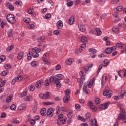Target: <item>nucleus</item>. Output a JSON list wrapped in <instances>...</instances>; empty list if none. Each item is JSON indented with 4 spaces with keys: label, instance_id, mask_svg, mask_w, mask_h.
Here are the masks:
<instances>
[{
    "label": "nucleus",
    "instance_id": "obj_1",
    "mask_svg": "<svg viewBox=\"0 0 126 126\" xmlns=\"http://www.w3.org/2000/svg\"><path fill=\"white\" fill-rule=\"evenodd\" d=\"M121 120L124 121V124H126V114L123 108H121V113L118 116V118L117 119L118 122Z\"/></svg>",
    "mask_w": 126,
    "mask_h": 126
},
{
    "label": "nucleus",
    "instance_id": "obj_2",
    "mask_svg": "<svg viewBox=\"0 0 126 126\" xmlns=\"http://www.w3.org/2000/svg\"><path fill=\"white\" fill-rule=\"evenodd\" d=\"M6 19L9 23L11 24H14L16 21L15 19V17L12 14H9L6 16Z\"/></svg>",
    "mask_w": 126,
    "mask_h": 126
},
{
    "label": "nucleus",
    "instance_id": "obj_3",
    "mask_svg": "<svg viewBox=\"0 0 126 126\" xmlns=\"http://www.w3.org/2000/svg\"><path fill=\"white\" fill-rule=\"evenodd\" d=\"M108 88H109L108 87H106V90L103 91V95L106 96L108 99H110L112 97V95H113V92L109 89H108Z\"/></svg>",
    "mask_w": 126,
    "mask_h": 126
},
{
    "label": "nucleus",
    "instance_id": "obj_4",
    "mask_svg": "<svg viewBox=\"0 0 126 126\" xmlns=\"http://www.w3.org/2000/svg\"><path fill=\"white\" fill-rule=\"evenodd\" d=\"M122 25H123V24H119L118 27L114 26L112 29L113 32L115 34H119V33L121 32V27H122Z\"/></svg>",
    "mask_w": 126,
    "mask_h": 126
},
{
    "label": "nucleus",
    "instance_id": "obj_5",
    "mask_svg": "<svg viewBox=\"0 0 126 126\" xmlns=\"http://www.w3.org/2000/svg\"><path fill=\"white\" fill-rule=\"evenodd\" d=\"M88 106L91 109V110L95 112L96 111H97V108H96V106H95L94 105H93V103L92 101L89 100L88 102Z\"/></svg>",
    "mask_w": 126,
    "mask_h": 126
},
{
    "label": "nucleus",
    "instance_id": "obj_6",
    "mask_svg": "<svg viewBox=\"0 0 126 126\" xmlns=\"http://www.w3.org/2000/svg\"><path fill=\"white\" fill-rule=\"evenodd\" d=\"M48 59H49V54H44L42 57V60L45 63V64H50V63H51L48 62Z\"/></svg>",
    "mask_w": 126,
    "mask_h": 126
},
{
    "label": "nucleus",
    "instance_id": "obj_7",
    "mask_svg": "<svg viewBox=\"0 0 126 126\" xmlns=\"http://www.w3.org/2000/svg\"><path fill=\"white\" fill-rule=\"evenodd\" d=\"M22 79H23V77L20 75L19 76L14 78L12 81L11 84L13 85H14V84H15V82H18L19 81H20V80H22Z\"/></svg>",
    "mask_w": 126,
    "mask_h": 126
},
{
    "label": "nucleus",
    "instance_id": "obj_8",
    "mask_svg": "<svg viewBox=\"0 0 126 126\" xmlns=\"http://www.w3.org/2000/svg\"><path fill=\"white\" fill-rule=\"evenodd\" d=\"M97 33L98 36H100L102 34V32L100 29H93L91 32V34H95Z\"/></svg>",
    "mask_w": 126,
    "mask_h": 126
},
{
    "label": "nucleus",
    "instance_id": "obj_9",
    "mask_svg": "<svg viewBox=\"0 0 126 126\" xmlns=\"http://www.w3.org/2000/svg\"><path fill=\"white\" fill-rule=\"evenodd\" d=\"M54 113V109L50 108L47 110L46 114L48 117L52 118L53 117V114Z\"/></svg>",
    "mask_w": 126,
    "mask_h": 126
},
{
    "label": "nucleus",
    "instance_id": "obj_10",
    "mask_svg": "<svg viewBox=\"0 0 126 126\" xmlns=\"http://www.w3.org/2000/svg\"><path fill=\"white\" fill-rule=\"evenodd\" d=\"M108 107H109V103H105L104 104L99 105V109L101 110H106V109H108Z\"/></svg>",
    "mask_w": 126,
    "mask_h": 126
},
{
    "label": "nucleus",
    "instance_id": "obj_11",
    "mask_svg": "<svg viewBox=\"0 0 126 126\" xmlns=\"http://www.w3.org/2000/svg\"><path fill=\"white\" fill-rule=\"evenodd\" d=\"M7 8H8L10 11H13L14 10V6L9 2L6 4Z\"/></svg>",
    "mask_w": 126,
    "mask_h": 126
},
{
    "label": "nucleus",
    "instance_id": "obj_12",
    "mask_svg": "<svg viewBox=\"0 0 126 126\" xmlns=\"http://www.w3.org/2000/svg\"><path fill=\"white\" fill-rule=\"evenodd\" d=\"M114 17H115V19L114 20V22L115 23H117V22H119V21H120V17H119V13L118 12H115L114 13Z\"/></svg>",
    "mask_w": 126,
    "mask_h": 126
},
{
    "label": "nucleus",
    "instance_id": "obj_13",
    "mask_svg": "<svg viewBox=\"0 0 126 126\" xmlns=\"http://www.w3.org/2000/svg\"><path fill=\"white\" fill-rule=\"evenodd\" d=\"M54 83L56 84L57 88H61L62 87V84H61V81H60V79H56L54 80Z\"/></svg>",
    "mask_w": 126,
    "mask_h": 126
},
{
    "label": "nucleus",
    "instance_id": "obj_14",
    "mask_svg": "<svg viewBox=\"0 0 126 126\" xmlns=\"http://www.w3.org/2000/svg\"><path fill=\"white\" fill-rule=\"evenodd\" d=\"M78 28L81 32H84L85 30H86V29L85 28V26H84V25L82 24H79Z\"/></svg>",
    "mask_w": 126,
    "mask_h": 126
},
{
    "label": "nucleus",
    "instance_id": "obj_15",
    "mask_svg": "<svg viewBox=\"0 0 126 126\" xmlns=\"http://www.w3.org/2000/svg\"><path fill=\"white\" fill-rule=\"evenodd\" d=\"M63 26V23L62 20L59 21L57 23V27L58 29H62Z\"/></svg>",
    "mask_w": 126,
    "mask_h": 126
},
{
    "label": "nucleus",
    "instance_id": "obj_16",
    "mask_svg": "<svg viewBox=\"0 0 126 126\" xmlns=\"http://www.w3.org/2000/svg\"><path fill=\"white\" fill-rule=\"evenodd\" d=\"M44 83V81L43 80H40L36 82V88H40L41 85H43Z\"/></svg>",
    "mask_w": 126,
    "mask_h": 126
},
{
    "label": "nucleus",
    "instance_id": "obj_17",
    "mask_svg": "<svg viewBox=\"0 0 126 126\" xmlns=\"http://www.w3.org/2000/svg\"><path fill=\"white\" fill-rule=\"evenodd\" d=\"M66 123V119H64L63 120L62 119H58L57 124V125H64Z\"/></svg>",
    "mask_w": 126,
    "mask_h": 126
},
{
    "label": "nucleus",
    "instance_id": "obj_18",
    "mask_svg": "<svg viewBox=\"0 0 126 126\" xmlns=\"http://www.w3.org/2000/svg\"><path fill=\"white\" fill-rule=\"evenodd\" d=\"M96 78L95 77L93 78L89 82V88H91L92 87V86H93V84L95 83V80Z\"/></svg>",
    "mask_w": 126,
    "mask_h": 126
},
{
    "label": "nucleus",
    "instance_id": "obj_19",
    "mask_svg": "<svg viewBox=\"0 0 126 126\" xmlns=\"http://www.w3.org/2000/svg\"><path fill=\"white\" fill-rule=\"evenodd\" d=\"M24 57V52L20 51L18 53L17 59L18 60H21Z\"/></svg>",
    "mask_w": 126,
    "mask_h": 126
},
{
    "label": "nucleus",
    "instance_id": "obj_20",
    "mask_svg": "<svg viewBox=\"0 0 126 126\" xmlns=\"http://www.w3.org/2000/svg\"><path fill=\"white\" fill-rule=\"evenodd\" d=\"M70 98V97L69 95H64L63 98V101L64 103H68Z\"/></svg>",
    "mask_w": 126,
    "mask_h": 126
},
{
    "label": "nucleus",
    "instance_id": "obj_21",
    "mask_svg": "<svg viewBox=\"0 0 126 126\" xmlns=\"http://www.w3.org/2000/svg\"><path fill=\"white\" fill-rule=\"evenodd\" d=\"M85 48H86V43L85 42L84 44H82V45L80 47L79 49V52L81 53V52L84 51L85 50Z\"/></svg>",
    "mask_w": 126,
    "mask_h": 126
},
{
    "label": "nucleus",
    "instance_id": "obj_22",
    "mask_svg": "<svg viewBox=\"0 0 126 126\" xmlns=\"http://www.w3.org/2000/svg\"><path fill=\"white\" fill-rule=\"evenodd\" d=\"M90 124L92 126H98V124H97V120L96 119H92L90 121Z\"/></svg>",
    "mask_w": 126,
    "mask_h": 126
},
{
    "label": "nucleus",
    "instance_id": "obj_23",
    "mask_svg": "<svg viewBox=\"0 0 126 126\" xmlns=\"http://www.w3.org/2000/svg\"><path fill=\"white\" fill-rule=\"evenodd\" d=\"M63 75L59 74L55 76V79H59V80H63Z\"/></svg>",
    "mask_w": 126,
    "mask_h": 126
},
{
    "label": "nucleus",
    "instance_id": "obj_24",
    "mask_svg": "<svg viewBox=\"0 0 126 126\" xmlns=\"http://www.w3.org/2000/svg\"><path fill=\"white\" fill-rule=\"evenodd\" d=\"M73 59L72 58H69L66 60V63L68 64V65H70L73 63Z\"/></svg>",
    "mask_w": 126,
    "mask_h": 126
},
{
    "label": "nucleus",
    "instance_id": "obj_25",
    "mask_svg": "<svg viewBox=\"0 0 126 126\" xmlns=\"http://www.w3.org/2000/svg\"><path fill=\"white\" fill-rule=\"evenodd\" d=\"M33 55H34V53H33L32 52L30 51L29 53V54L27 55L28 61H31L32 59V57H33Z\"/></svg>",
    "mask_w": 126,
    "mask_h": 126
},
{
    "label": "nucleus",
    "instance_id": "obj_26",
    "mask_svg": "<svg viewBox=\"0 0 126 126\" xmlns=\"http://www.w3.org/2000/svg\"><path fill=\"white\" fill-rule=\"evenodd\" d=\"M25 109H26V105L24 104H22L18 107V110H19V111H22V110Z\"/></svg>",
    "mask_w": 126,
    "mask_h": 126
},
{
    "label": "nucleus",
    "instance_id": "obj_27",
    "mask_svg": "<svg viewBox=\"0 0 126 126\" xmlns=\"http://www.w3.org/2000/svg\"><path fill=\"white\" fill-rule=\"evenodd\" d=\"M68 23L69 24H70V25H72V24L74 23V17H70V18L69 19Z\"/></svg>",
    "mask_w": 126,
    "mask_h": 126
},
{
    "label": "nucleus",
    "instance_id": "obj_28",
    "mask_svg": "<svg viewBox=\"0 0 126 126\" xmlns=\"http://www.w3.org/2000/svg\"><path fill=\"white\" fill-rule=\"evenodd\" d=\"M13 97V95H12V94H10L9 96H8L6 98V102H7V103H10V102H11V99H12Z\"/></svg>",
    "mask_w": 126,
    "mask_h": 126
},
{
    "label": "nucleus",
    "instance_id": "obj_29",
    "mask_svg": "<svg viewBox=\"0 0 126 126\" xmlns=\"http://www.w3.org/2000/svg\"><path fill=\"white\" fill-rule=\"evenodd\" d=\"M27 95V92H23L22 93H19L18 94V96L21 97H25Z\"/></svg>",
    "mask_w": 126,
    "mask_h": 126
},
{
    "label": "nucleus",
    "instance_id": "obj_30",
    "mask_svg": "<svg viewBox=\"0 0 126 126\" xmlns=\"http://www.w3.org/2000/svg\"><path fill=\"white\" fill-rule=\"evenodd\" d=\"M41 52V49H39L38 48H34L32 49V53H38Z\"/></svg>",
    "mask_w": 126,
    "mask_h": 126
},
{
    "label": "nucleus",
    "instance_id": "obj_31",
    "mask_svg": "<svg viewBox=\"0 0 126 126\" xmlns=\"http://www.w3.org/2000/svg\"><path fill=\"white\" fill-rule=\"evenodd\" d=\"M80 75L81 76V79L84 81V80H85V76L86 75H84L83 74V71H81L80 72Z\"/></svg>",
    "mask_w": 126,
    "mask_h": 126
},
{
    "label": "nucleus",
    "instance_id": "obj_32",
    "mask_svg": "<svg viewBox=\"0 0 126 126\" xmlns=\"http://www.w3.org/2000/svg\"><path fill=\"white\" fill-rule=\"evenodd\" d=\"M13 30L10 29L8 31V36L9 37H13Z\"/></svg>",
    "mask_w": 126,
    "mask_h": 126
},
{
    "label": "nucleus",
    "instance_id": "obj_33",
    "mask_svg": "<svg viewBox=\"0 0 126 126\" xmlns=\"http://www.w3.org/2000/svg\"><path fill=\"white\" fill-rule=\"evenodd\" d=\"M31 65L32 66H33L34 67H37V66H38L39 65V63L37 62L32 61L31 63Z\"/></svg>",
    "mask_w": 126,
    "mask_h": 126
},
{
    "label": "nucleus",
    "instance_id": "obj_34",
    "mask_svg": "<svg viewBox=\"0 0 126 126\" xmlns=\"http://www.w3.org/2000/svg\"><path fill=\"white\" fill-rule=\"evenodd\" d=\"M109 63H110V62H108V60L107 59H105L103 61V66L104 67H107V66L109 65Z\"/></svg>",
    "mask_w": 126,
    "mask_h": 126
},
{
    "label": "nucleus",
    "instance_id": "obj_35",
    "mask_svg": "<svg viewBox=\"0 0 126 126\" xmlns=\"http://www.w3.org/2000/svg\"><path fill=\"white\" fill-rule=\"evenodd\" d=\"M25 101H32L33 98L31 95H27L25 97Z\"/></svg>",
    "mask_w": 126,
    "mask_h": 126
},
{
    "label": "nucleus",
    "instance_id": "obj_36",
    "mask_svg": "<svg viewBox=\"0 0 126 126\" xmlns=\"http://www.w3.org/2000/svg\"><path fill=\"white\" fill-rule=\"evenodd\" d=\"M81 42H82V43H86V42H87V37H86L85 36H82L81 37Z\"/></svg>",
    "mask_w": 126,
    "mask_h": 126
},
{
    "label": "nucleus",
    "instance_id": "obj_37",
    "mask_svg": "<svg viewBox=\"0 0 126 126\" xmlns=\"http://www.w3.org/2000/svg\"><path fill=\"white\" fill-rule=\"evenodd\" d=\"M40 114L42 116H46V114H47V111L46 110V108H43L41 109L40 111Z\"/></svg>",
    "mask_w": 126,
    "mask_h": 126
},
{
    "label": "nucleus",
    "instance_id": "obj_38",
    "mask_svg": "<svg viewBox=\"0 0 126 126\" xmlns=\"http://www.w3.org/2000/svg\"><path fill=\"white\" fill-rule=\"evenodd\" d=\"M14 48V45H12L10 46H8L6 49V52H10V51H12V50Z\"/></svg>",
    "mask_w": 126,
    "mask_h": 126
},
{
    "label": "nucleus",
    "instance_id": "obj_39",
    "mask_svg": "<svg viewBox=\"0 0 126 126\" xmlns=\"http://www.w3.org/2000/svg\"><path fill=\"white\" fill-rule=\"evenodd\" d=\"M78 120H80V121L84 122H86V119L83 117H81L80 115L78 116Z\"/></svg>",
    "mask_w": 126,
    "mask_h": 126
},
{
    "label": "nucleus",
    "instance_id": "obj_40",
    "mask_svg": "<svg viewBox=\"0 0 126 126\" xmlns=\"http://www.w3.org/2000/svg\"><path fill=\"white\" fill-rule=\"evenodd\" d=\"M28 13L29 14H33L34 13V9H33V8H30L28 10Z\"/></svg>",
    "mask_w": 126,
    "mask_h": 126
},
{
    "label": "nucleus",
    "instance_id": "obj_41",
    "mask_svg": "<svg viewBox=\"0 0 126 126\" xmlns=\"http://www.w3.org/2000/svg\"><path fill=\"white\" fill-rule=\"evenodd\" d=\"M5 56L4 55L0 56V63H1L2 62H4L5 61Z\"/></svg>",
    "mask_w": 126,
    "mask_h": 126
},
{
    "label": "nucleus",
    "instance_id": "obj_42",
    "mask_svg": "<svg viewBox=\"0 0 126 126\" xmlns=\"http://www.w3.org/2000/svg\"><path fill=\"white\" fill-rule=\"evenodd\" d=\"M90 53H92V54H96L97 53V50L95 49L91 48L89 50Z\"/></svg>",
    "mask_w": 126,
    "mask_h": 126
},
{
    "label": "nucleus",
    "instance_id": "obj_43",
    "mask_svg": "<svg viewBox=\"0 0 126 126\" xmlns=\"http://www.w3.org/2000/svg\"><path fill=\"white\" fill-rule=\"evenodd\" d=\"M24 21H25V22H26V23L29 24V23H30V22H31V20L29 18H25L24 19Z\"/></svg>",
    "mask_w": 126,
    "mask_h": 126
},
{
    "label": "nucleus",
    "instance_id": "obj_44",
    "mask_svg": "<svg viewBox=\"0 0 126 126\" xmlns=\"http://www.w3.org/2000/svg\"><path fill=\"white\" fill-rule=\"evenodd\" d=\"M42 104L44 106H49V105H54V102L49 101L47 102H42Z\"/></svg>",
    "mask_w": 126,
    "mask_h": 126
},
{
    "label": "nucleus",
    "instance_id": "obj_45",
    "mask_svg": "<svg viewBox=\"0 0 126 126\" xmlns=\"http://www.w3.org/2000/svg\"><path fill=\"white\" fill-rule=\"evenodd\" d=\"M125 95H126V91L123 90L120 93V96L121 97L124 98V96H125Z\"/></svg>",
    "mask_w": 126,
    "mask_h": 126
},
{
    "label": "nucleus",
    "instance_id": "obj_46",
    "mask_svg": "<svg viewBox=\"0 0 126 126\" xmlns=\"http://www.w3.org/2000/svg\"><path fill=\"white\" fill-rule=\"evenodd\" d=\"M45 40V36H41L40 38L38 39L37 42L39 43H42L43 41Z\"/></svg>",
    "mask_w": 126,
    "mask_h": 126
},
{
    "label": "nucleus",
    "instance_id": "obj_47",
    "mask_svg": "<svg viewBox=\"0 0 126 126\" xmlns=\"http://www.w3.org/2000/svg\"><path fill=\"white\" fill-rule=\"evenodd\" d=\"M105 53L107 54H111V53H112V50H111V48L109 47L106 49Z\"/></svg>",
    "mask_w": 126,
    "mask_h": 126
},
{
    "label": "nucleus",
    "instance_id": "obj_48",
    "mask_svg": "<svg viewBox=\"0 0 126 126\" xmlns=\"http://www.w3.org/2000/svg\"><path fill=\"white\" fill-rule=\"evenodd\" d=\"M120 2V0H112L111 3L112 4H116L117 3H119Z\"/></svg>",
    "mask_w": 126,
    "mask_h": 126
},
{
    "label": "nucleus",
    "instance_id": "obj_49",
    "mask_svg": "<svg viewBox=\"0 0 126 126\" xmlns=\"http://www.w3.org/2000/svg\"><path fill=\"white\" fill-rule=\"evenodd\" d=\"M67 6H68V7H70V6H72V5H73V1H70L68 2H67Z\"/></svg>",
    "mask_w": 126,
    "mask_h": 126
},
{
    "label": "nucleus",
    "instance_id": "obj_50",
    "mask_svg": "<svg viewBox=\"0 0 126 126\" xmlns=\"http://www.w3.org/2000/svg\"><path fill=\"white\" fill-rule=\"evenodd\" d=\"M125 45L122 44V43H117L116 44V47L117 48H124Z\"/></svg>",
    "mask_w": 126,
    "mask_h": 126
},
{
    "label": "nucleus",
    "instance_id": "obj_51",
    "mask_svg": "<svg viewBox=\"0 0 126 126\" xmlns=\"http://www.w3.org/2000/svg\"><path fill=\"white\" fill-rule=\"evenodd\" d=\"M44 99H48V98L50 97V94H49V92H46L45 94H44Z\"/></svg>",
    "mask_w": 126,
    "mask_h": 126
},
{
    "label": "nucleus",
    "instance_id": "obj_52",
    "mask_svg": "<svg viewBox=\"0 0 126 126\" xmlns=\"http://www.w3.org/2000/svg\"><path fill=\"white\" fill-rule=\"evenodd\" d=\"M5 68H6V69H9L10 68H11V65H10L9 63L5 64Z\"/></svg>",
    "mask_w": 126,
    "mask_h": 126
},
{
    "label": "nucleus",
    "instance_id": "obj_53",
    "mask_svg": "<svg viewBox=\"0 0 126 126\" xmlns=\"http://www.w3.org/2000/svg\"><path fill=\"white\" fill-rule=\"evenodd\" d=\"M6 83V80L3 81L0 84V87H3L4 86V85H5Z\"/></svg>",
    "mask_w": 126,
    "mask_h": 126
},
{
    "label": "nucleus",
    "instance_id": "obj_54",
    "mask_svg": "<svg viewBox=\"0 0 126 126\" xmlns=\"http://www.w3.org/2000/svg\"><path fill=\"white\" fill-rule=\"evenodd\" d=\"M87 120H90V117H91V114L90 113H87L85 115Z\"/></svg>",
    "mask_w": 126,
    "mask_h": 126
},
{
    "label": "nucleus",
    "instance_id": "obj_55",
    "mask_svg": "<svg viewBox=\"0 0 126 126\" xmlns=\"http://www.w3.org/2000/svg\"><path fill=\"white\" fill-rule=\"evenodd\" d=\"M49 80L50 82L53 83V82H54V81L55 80V77H54V76H51Z\"/></svg>",
    "mask_w": 126,
    "mask_h": 126
},
{
    "label": "nucleus",
    "instance_id": "obj_56",
    "mask_svg": "<svg viewBox=\"0 0 126 126\" xmlns=\"http://www.w3.org/2000/svg\"><path fill=\"white\" fill-rule=\"evenodd\" d=\"M10 109L12 111H15L16 109V106L15 104H12L10 107Z\"/></svg>",
    "mask_w": 126,
    "mask_h": 126
},
{
    "label": "nucleus",
    "instance_id": "obj_57",
    "mask_svg": "<svg viewBox=\"0 0 126 126\" xmlns=\"http://www.w3.org/2000/svg\"><path fill=\"white\" fill-rule=\"evenodd\" d=\"M57 112L56 114L57 115H59L60 114V112H61V108H60V106H57V107L56 108Z\"/></svg>",
    "mask_w": 126,
    "mask_h": 126
},
{
    "label": "nucleus",
    "instance_id": "obj_58",
    "mask_svg": "<svg viewBox=\"0 0 126 126\" xmlns=\"http://www.w3.org/2000/svg\"><path fill=\"white\" fill-rule=\"evenodd\" d=\"M95 104L98 105V104H100L101 101H100V99L99 98H96L95 99Z\"/></svg>",
    "mask_w": 126,
    "mask_h": 126
},
{
    "label": "nucleus",
    "instance_id": "obj_59",
    "mask_svg": "<svg viewBox=\"0 0 126 126\" xmlns=\"http://www.w3.org/2000/svg\"><path fill=\"white\" fill-rule=\"evenodd\" d=\"M116 10L117 11H122V10H123V6H118L116 8Z\"/></svg>",
    "mask_w": 126,
    "mask_h": 126
},
{
    "label": "nucleus",
    "instance_id": "obj_60",
    "mask_svg": "<svg viewBox=\"0 0 126 126\" xmlns=\"http://www.w3.org/2000/svg\"><path fill=\"white\" fill-rule=\"evenodd\" d=\"M8 73V71L6 70L2 72V76H6V75Z\"/></svg>",
    "mask_w": 126,
    "mask_h": 126
},
{
    "label": "nucleus",
    "instance_id": "obj_61",
    "mask_svg": "<svg viewBox=\"0 0 126 126\" xmlns=\"http://www.w3.org/2000/svg\"><path fill=\"white\" fill-rule=\"evenodd\" d=\"M29 88L31 91H34L35 90V87L33 86H29Z\"/></svg>",
    "mask_w": 126,
    "mask_h": 126
},
{
    "label": "nucleus",
    "instance_id": "obj_62",
    "mask_svg": "<svg viewBox=\"0 0 126 126\" xmlns=\"http://www.w3.org/2000/svg\"><path fill=\"white\" fill-rule=\"evenodd\" d=\"M28 27L29 29H33V28L34 27V24H29L28 26Z\"/></svg>",
    "mask_w": 126,
    "mask_h": 126
},
{
    "label": "nucleus",
    "instance_id": "obj_63",
    "mask_svg": "<svg viewBox=\"0 0 126 126\" xmlns=\"http://www.w3.org/2000/svg\"><path fill=\"white\" fill-rule=\"evenodd\" d=\"M75 108L76 109V110H79V109L81 108V106H80V105L78 104H76L75 105Z\"/></svg>",
    "mask_w": 126,
    "mask_h": 126
},
{
    "label": "nucleus",
    "instance_id": "obj_64",
    "mask_svg": "<svg viewBox=\"0 0 126 126\" xmlns=\"http://www.w3.org/2000/svg\"><path fill=\"white\" fill-rule=\"evenodd\" d=\"M1 119H3L4 118H6V114L5 113H2L0 116Z\"/></svg>",
    "mask_w": 126,
    "mask_h": 126
}]
</instances>
